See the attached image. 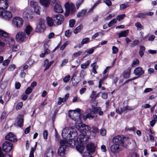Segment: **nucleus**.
Returning a JSON list of instances; mask_svg holds the SVG:
<instances>
[{"label": "nucleus", "instance_id": "obj_1", "mask_svg": "<svg viewBox=\"0 0 157 157\" xmlns=\"http://www.w3.org/2000/svg\"><path fill=\"white\" fill-rule=\"evenodd\" d=\"M80 109H77L75 110H71L69 111L68 113L69 116L75 122V126L76 128L80 132H87L90 131V128L88 125L83 124L81 121Z\"/></svg>", "mask_w": 157, "mask_h": 157}, {"label": "nucleus", "instance_id": "obj_2", "mask_svg": "<svg viewBox=\"0 0 157 157\" xmlns=\"http://www.w3.org/2000/svg\"><path fill=\"white\" fill-rule=\"evenodd\" d=\"M8 33L0 29V46L4 47L5 46L11 47L13 45L15 41L12 37H8Z\"/></svg>", "mask_w": 157, "mask_h": 157}, {"label": "nucleus", "instance_id": "obj_3", "mask_svg": "<svg viewBox=\"0 0 157 157\" xmlns=\"http://www.w3.org/2000/svg\"><path fill=\"white\" fill-rule=\"evenodd\" d=\"M62 135L64 139L68 140L70 137H77V133L74 128H65L62 130Z\"/></svg>", "mask_w": 157, "mask_h": 157}, {"label": "nucleus", "instance_id": "obj_4", "mask_svg": "<svg viewBox=\"0 0 157 157\" xmlns=\"http://www.w3.org/2000/svg\"><path fill=\"white\" fill-rule=\"evenodd\" d=\"M64 6L66 10L65 13L66 16H68L70 13L73 14L75 11V6L72 3H70L67 2L65 4Z\"/></svg>", "mask_w": 157, "mask_h": 157}, {"label": "nucleus", "instance_id": "obj_5", "mask_svg": "<svg viewBox=\"0 0 157 157\" xmlns=\"http://www.w3.org/2000/svg\"><path fill=\"white\" fill-rule=\"evenodd\" d=\"M24 22L21 18L17 16L14 17L12 20L13 25L17 28H20L22 27Z\"/></svg>", "mask_w": 157, "mask_h": 157}, {"label": "nucleus", "instance_id": "obj_6", "mask_svg": "<svg viewBox=\"0 0 157 157\" xmlns=\"http://www.w3.org/2000/svg\"><path fill=\"white\" fill-rule=\"evenodd\" d=\"M82 135L80 136L79 138V144L76 147V149L80 153L82 154L83 151L84 149V146L83 144H82L83 142L84 141V138L86 135V134L87 132H85L84 133L83 132H80Z\"/></svg>", "mask_w": 157, "mask_h": 157}, {"label": "nucleus", "instance_id": "obj_7", "mask_svg": "<svg viewBox=\"0 0 157 157\" xmlns=\"http://www.w3.org/2000/svg\"><path fill=\"white\" fill-rule=\"evenodd\" d=\"M60 146L59 148L58 154L59 156H63L66 153V148L67 146L66 145L67 143L65 142V140H61L60 142Z\"/></svg>", "mask_w": 157, "mask_h": 157}, {"label": "nucleus", "instance_id": "obj_8", "mask_svg": "<svg viewBox=\"0 0 157 157\" xmlns=\"http://www.w3.org/2000/svg\"><path fill=\"white\" fill-rule=\"evenodd\" d=\"M81 135L82 134L79 135L78 137L76 138V137H70L71 138V139L70 138L68 139L69 140L68 141L65 140V142L67 143V144H66V146H67L73 147L74 146H75L76 144H79V138Z\"/></svg>", "mask_w": 157, "mask_h": 157}, {"label": "nucleus", "instance_id": "obj_9", "mask_svg": "<svg viewBox=\"0 0 157 157\" xmlns=\"http://www.w3.org/2000/svg\"><path fill=\"white\" fill-rule=\"evenodd\" d=\"M52 18L56 25L61 24L64 20L63 16L60 14L54 15Z\"/></svg>", "mask_w": 157, "mask_h": 157}, {"label": "nucleus", "instance_id": "obj_10", "mask_svg": "<svg viewBox=\"0 0 157 157\" xmlns=\"http://www.w3.org/2000/svg\"><path fill=\"white\" fill-rule=\"evenodd\" d=\"M124 138L123 136L118 135L114 137L113 140V143L116 144L122 147Z\"/></svg>", "mask_w": 157, "mask_h": 157}, {"label": "nucleus", "instance_id": "obj_11", "mask_svg": "<svg viewBox=\"0 0 157 157\" xmlns=\"http://www.w3.org/2000/svg\"><path fill=\"white\" fill-rule=\"evenodd\" d=\"M13 144L8 141L5 142L2 145V150L6 152H9L12 149Z\"/></svg>", "mask_w": 157, "mask_h": 157}, {"label": "nucleus", "instance_id": "obj_12", "mask_svg": "<svg viewBox=\"0 0 157 157\" xmlns=\"http://www.w3.org/2000/svg\"><path fill=\"white\" fill-rule=\"evenodd\" d=\"M27 38H29L25 33L22 32L17 33L16 35V40L19 42H22Z\"/></svg>", "mask_w": 157, "mask_h": 157}, {"label": "nucleus", "instance_id": "obj_13", "mask_svg": "<svg viewBox=\"0 0 157 157\" xmlns=\"http://www.w3.org/2000/svg\"><path fill=\"white\" fill-rule=\"evenodd\" d=\"M0 16L4 19L9 20L12 17V14L9 11L3 10L1 12Z\"/></svg>", "mask_w": 157, "mask_h": 157}, {"label": "nucleus", "instance_id": "obj_14", "mask_svg": "<svg viewBox=\"0 0 157 157\" xmlns=\"http://www.w3.org/2000/svg\"><path fill=\"white\" fill-rule=\"evenodd\" d=\"M30 6L33 9L36 13L37 14H39L40 7L36 2L34 1H31L30 2Z\"/></svg>", "mask_w": 157, "mask_h": 157}, {"label": "nucleus", "instance_id": "obj_15", "mask_svg": "<svg viewBox=\"0 0 157 157\" xmlns=\"http://www.w3.org/2000/svg\"><path fill=\"white\" fill-rule=\"evenodd\" d=\"M122 146L119 145L117 144L113 143L110 147L111 151L114 153H116L121 151Z\"/></svg>", "mask_w": 157, "mask_h": 157}, {"label": "nucleus", "instance_id": "obj_16", "mask_svg": "<svg viewBox=\"0 0 157 157\" xmlns=\"http://www.w3.org/2000/svg\"><path fill=\"white\" fill-rule=\"evenodd\" d=\"M54 11L57 13H61L63 12L62 8L59 2H56L53 5Z\"/></svg>", "mask_w": 157, "mask_h": 157}, {"label": "nucleus", "instance_id": "obj_17", "mask_svg": "<svg viewBox=\"0 0 157 157\" xmlns=\"http://www.w3.org/2000/svg\"><path fill=\"white\" fill-rule=\"evenodd\" d=\"M5 138L6 140L12 142H16L17 139L16 136L12 132H9L6 136Z\"/></svg>", "mask_w": 157, "mask_h": 157}, {"label": "nucleus", "instance_id": "obj_18", "mask_svg": "<svg viewBox=\"0 0 157 157\" xmlns=\"http://www.w3.org/2000/svg\"><path fill=\"white\" fill-rule=\"evenodd\" d=\"M23 122V119L22 116L19 115L17 118V120L14 124L16 127H21Z\"/></svg>", "mask_w": 157, "mask_h": 157}, {"label": "nucleus", "instance_id": "obj_19", "mask_svg": "<svg viewBox=\"0 0 157 157\" xmlns=\"http://www.w3.org/2000/svg\"><path fill=\"white\" fill-rule=\"evenodd\" d=\"M33 31L32 27L30 25H27L26 26L24 29V33L29 38H30L31 34V33Z\"/></svg>", "mask_w": 157, "mask_h": 157}, {"label": "nucleus", "instance_id": "obj_20", "mask_svg": "<svg viewBox=\"0 0 157 157\" xmlns=\"http://www.w3.org/2000/svg\"><path fill=\"white\" fill-rule=\"evenodd\" d=\"M96 146L92 143L88 144L86 146L87 150L91 153H93L95 151Z\"/></svg>", "mask_w": 157, "mask_h": 157}, {"label": "nucleus", "instance_id": "obj_21", "mask_svg": "<svg viewBox=\"0 0 157 157\" xmlns=\"http://www.w3.org/2000/svg\"><path fill=\"white\" fill-rule=\"evenodd\" d=\"M8 2L7 0H0V9H6L8 7Z\"/></svg>", "mask_w": 157, "mask_h": 157}, {"label": "nucleus", "instance_id": "obj_22", "mask_svg": "<svg viewBox=\"0 0 157 157\" xmlns=\"http://www.w3.org/2000/svg\"><path fill=\"white\" fill-rule=\"evenodd\" d=\"M53 150L51 147H49L45 152L44 157H53Z\"/></svg>", "mask_w": 157, "mask_h": 157}, {"label": "nucleus", "instance_id": "obj_23", "mask_svg": "<svg viewBox=\"0 0 157 157\" xmlns=\"http://www.w3.org/2000/svg\"><path fill=\"white\" fill-rule=\"evenodd\" d=\"M144 73V71L142 68L139 67L136 68L133 71V73L136 75L140 76L143 74Z\"/></svg>", "mask_w": 157, "mask_h": 157}, {"label": "nucleus", "instance_id": "obj_24", "mask_svg": "<svg viewBox=\"0 0 157 157\" xmlns=\"http://www.w3.org/2000/svg\"><path fill=\"white\" fill-rule=\"evenodd\" d=\"M23 17L24 18L28 20L31 19L33 17L31 11L29 10H26L23 13Z\"/></svg>", "mask_w": 157, "mask_h": 157}, {"label": "nucleus", "instance_id": "obj_25", "mask_svg": "<svg viewBox=\"0 0 157 157\" xmlns=\"http://www.w3.org/2000/svg\"><path fill=\"white\" fill-rule=\"evenodd\" d=\"M93 113L95 114H98L100 116L103 115V112L101 111V108L100 107H93L92 109Z\"/></svg>", "mask_w": 157, "mask_h": 157}, {"label": "nucleus", "instance_id": "obj_26", "mask_svg": "<svg viewBox=\"0 0 157 157\" xmlns=\"http://www.w3.org/2000/svg\"><path fill=\"white\" fill-rule=\"evenodd\" d=\"M54 61H52L49 62L48 60L47 59H46L44 62V66L45 67L44 71H45L49 69L50 66L54 63Z\"/></svg>", "mask_w": 157, "mask_h": 157}, {"label": "nucleus", "instance_id": "obj_27", "mask_svg": "<svg viewBox=\"0 0 157 157\" xmlns=\"http://www.w3.org/2000/svg\"><path fill=\"white\" fill-rule=\"evenodd\" d=\"M47 23L48 25L52 27L53 26H56L52 18H51L48 17L46 18Z\"/></svg>", "mask_w": 157, "mask_h": 157}, {"label": "nucleus", "instance_id": "obj_28", "mask_svg": "<svg viewBox=\"0 0 157 157\" xmlns=\"http://www.w3.org/2000/svg\"><path fill=\"white\" fill-rule=\"evenodd\" d=\"M69 95L68 94H66L64 98H62L59 97L58 98V101L57 102V104L58 105H60L62 102H65L67 100L68 98L69 97Z\"/></svg>", "mask_w": 157, "mask_h": 157}, {"label": "nucleus", "instance_id": "obj_29", "mask_svg": "<svg viewBox=\"0 0 157 157\" xmlns=\"http://www.w3.org/2000/svg\"><path fill=\"white\" fill-rule=\"evenodd\" d=\"M51 0H40V4L45 7L49 6Z\"/></svg>", "mask_w": 157, "mask_h": 157}, {"label": "nucleus", "instance_id": "obj_30", "mask_svg": "<svg viewBox=\"0 0 157 157\" xmlns=\"http://www.w3.org/2000/svg\"><path fill=\"white\" fill-rule=\"evenodd\" d=\"M45 26L37 25L36 29V32L38 33H41L44 31L45 29Z\"/></svg>", "mask_w": 157, "mask_h": 157}, {"label": "nucleus", "instance_id": "obj_31", "mask_svg": "<svg viewBox=\"0 0 157 157\" xmlns=\"http://www.w3.org/2000/svg\"><path fill=\"white\" fill-rule=\"evenodd\" d=\"M131 68L128 67L124 72V77L126 78L129 77L131 70Z\"/></svg>", "mask_w": 157, "mask_h": 157}, {"label": "nucleus", "instance_id": "obj_32", "mask_svg": "<svg viewBox=\"0 0 157 157\" xmlns=\"http://www.w3.org/2000/svg\"><path fill=\"white\" fill-rule=\"evenodd\" d=\"M128 30L122 31L118 34V37H126L128 35Z\"/></svg>", "mask_w": 157, "mask_h": 157}, {"label": "nucleus", "instance_id": "obj_33", "mask_svg": "<svg viewBox=\"0 0 157 157\" xmlns=\"http://www.w3.org/2000/svg\"><path fill=\"white\" fill-rule=\"evenodd\" d=\"M76 75V74H74L72 77L71 79V81H72V83L73 85L74 86H76L77 85L78 83L79 82L78 80L75 81Z\"/></svg>", "mask_w": 157, "mask_h": 157}, {"label": "nucleus", "instance_id": "obj_34", "mask_svg": "<svg viewBox=\"0 0 157 157\" xmlns=\"http://www.w3.org/2000/svg\"><path fill=\"white\" fill-rule=\"evenodd\" d=\"M157 121V116L156 115H154L153 116V119L150 122L151 126L153 127L155 124L156 122Z\"/></svg>", "mask_w": 157, "mask_h": 157}, {"label": "nucleus", "instance_id": "obj_35", "mask_svg": "<svg viewBox=\"0 0 157 157\" xmlns=\"http://www.w3.org/2000/svg\"><path fill=\"white\" fill-rule=\"evenodd\" d=\"M90 61L89 60L86 61L85 63L81 64L80 65L81 68L82 69H85L89 66Z\"/></svg>", "mask_w": 157, "mask_h": 157}, {"label": "nucleus", "instance_id": "obj_36", "mask_svg": "<svg viewBox=\"0 0 157 157\" xmlns=\"http://www.w3.org/2000/svg\"><path fill=\"white\" fill-rule=\"evenodd\" d=\"M96 63L95 62L92 63L91 64V66L92 67V72L94 74L97 73L96 69L98 68V66Z\"/></svg>", "mask_w": 157, "mask_h": 157}, {"label": "nucleus", "instance_id": "obj_37", "mask_svg": "<svg viewBox=\"0 0 157 157\" xmlns=\"http://www.w3.org/2000/svg\"><path fill=\"white\" fill-rule=\"evenodd\" d=\"M98 131L97 128L95 127H93L92 128V130L90 131L91 135L94 137L96 135V133Z\"/></svg>", "mask_w": 157, "mask_h": 157}, {"label": "nucleus", "instance_id": "obj_38", "mask_svg": "<svg viewBox=\"0 0 157 157\" xmlns=\"http://www.w3.org/2000/svg\"><path fill=\"white\" fill-rule=\"evenodd\" d=\"M83 27L82 24H80L79 25L77 26L74 30V33L75 34L80 32V31L82 29Z\"/></svg>", "mask_w": 157, "mask_h": 157}, {"label": "nucleus", "instance_id": "obj_39", "mask_svg": "<svg viewBox=\"0 0 157 157\" xmlns=\"http://www.w3.org/2000/svg\"><path fill=\"white\" fill-rule=\"evenodd\" d=\"M97 47H93L91 48H89L86 50L85 52L87 53L88 54H90L94 52V50Z\"/></svg>", "mask_w": 157, "mask_h": 157}, {"label": "nucleus", "instance_id": "obj_40", "mask_svg": "<svg viewBox=\"0 0 157 157\" xmlns=\"http://www.w3.org/2000/svg\"><path fill=\"white\" fill-rule=\"evenodd\" d=\"M75 23V21L73 19L70 20L69 21V26L71 28L74 27Z\"/></svg>", "mask_w": 157, "mask_h": 157}, {"label": "nucleus", "instance_id": "obj_41", "mask_svg": "<svg viewBox=\"0 0 157 157\" xmlns=\"http://www.w3.org/2000/svg\"><path fill=\"white\" fill-rule=\"evenodd\" d=\"M86 11L85 10H82L80 12H79L77 14V17H81L83 16L85 13Z\"/></svg>", "mask_w": 157, "mask_h": 157}, {"label": "nucleus", "instance_id": "obj_42", "mask_svg": "<svg viewBox=\"0 0 157 157\" xmlns=\"http://www.w3.org/2000/svg\"><path fill=\"white\" fill-rule=\"evenodd\" d=\"M135 25L138 30H141V29L144 28L143 26H142L141 24L139 22H136L135 24Z\"/></svg>", "mask_w": 157, "mask_h": 157}, {"label": "nucleus", "instance_id": "obj_43", "mask_svg": "<svg viewBox=\"0 0 157 157\" xmlns=\"http://www.w3.org/2000/svg\"><path fill=\"white\" fill-rule=\"evenodd\" d=\"M139 60L137 59H134L133 61L132 66L133 67L136 66L139 64Z\"/></svg>", "mask_w": 157, "mask_h": 157}, {"label": "nucleus", "instance_id": "obj_44", "mask_svg": "<svg viewBox=\"0 0 157 157\" xmlns=\"http://www.w3.org/2000/svg\"><path fill=\"white\" fill-rule=\"evenodd\" d=\"M90 41V39L88 37H86L83 39L81 42V44H83L88 43Z\"/></svg>", "mask_w": 157, "mask_h": 157}, {"label": "nucleus", "instance_id": "obj_45", "mask_svg": "<svg viewBox=\"0 0 157 157\" xmlns=\"http://www.w3.org/2000/svg\"><path fill=\"white\" fill-rule=\"evenodd\" d=\"M125 16V15L124 14H121L118 16L117 17L116 19L119 21H121L123 19Z\"/></svg>", "mask_w": 157, "mask_h": 157}, {"label": "nucleus", "instance_id": "obj_46", "mask_svg": "<svg viewBox=\"0 0 157 157\" xmlns=\"http://www.w3.org/2000/svg\"><path fill=\"white\" fill-rule=\"evenodd\" d=\"M117 22L116 19H114L111 20L108 24V26L109 27H111L114 25Z\"/></svg>", "mask_w": 157, "mask_h": 157}, {"label": "nucleus", "instance_id": "obj_47", "mask_svg": "<svg viewBox=\"0 0 157 157\" xmlns=\"http://www.w3.org/2000/svg\"><path fill=\"white\" fill-rule=\"evenodd\" d=\"M70 78V76L69 75H67L63 78V80L64 82L67 83L69 80Z\"/></svg>", "mask_w": 157, "mask_h": 157}, {"label": "nucleus", "instance_id": "obj_48", "mask_svg": "<svg viewBox=\"0 0 157 157\" xmlns=\"http://www.w3.org/2000/svg\"><path fill=\"white\" fill-rule=\"evenodd\" d=\"M112 53L113 54H116L118 51V48L115 46H113L112 48Z\"/></svg>", "mask_w": 157, "mask_h": 157}, {"label": "nucleus", "instance_id": "obj_49", "mask_svg": "<svg viewBox=\"0 0 157 157\" xmlns=\"http://www.w3.org/2000/svg\"><path fill=\"white\" fill-rule=\"evenodd\" d=\"M82 53V51H78L76 52H75L74 53L73 55V56L76 58L79 56H80Z\"/></svg>", "mask_w": 157, "mask_h": 157}, {"label": "nucleus", "instance_id": "obj_50", "mask_svg": "<svg viewBox=\"0 0 157 157\" xmlns=\"http://www.w3.org/2000/svg\"><path fill=\"white\" fill-rule=\"evenodd\" d=\"M16 67V66L15 64H12L9 66L8 69L10 71H13L15 69Z\"/></svg>", "mask_w": 157, "mask_h": 157}, {"label": "nucleus", "instance_id": "obj_51", "mask_svg": "<svg viewBox=\"0 0 157 157\" xmlns=\"http://www.w3.org/2000/svg\"><path fill=\"white\" fill-rule=\"evenodd\" d=\"M68 43L67 41L65 42L63 44H62L60 47V50H63L66 48V46L68 44Z\"/></svg>", "mask_w": 157, "mask_h": 157}, {"label": "nucleus", "instance_id": "obj_52", "mask_svg": "<svg viewBox=\"0 0 157 157\" xmlns=\"http://www.w3.org/2000/svg\"><path fill=\"white\" fill-rule=\"evenodd\" d=\"M96 92L94 91H92L90 96V98L93 100H95V96L96 95Z\"/></svg>", "mask_w": 157, "mask_h": 157}, {"label": "nucleus", "instance_id": "obj_53", "mask_svg": "<svg viewBox=\"0 0 157 157\" xmlns=\"http://www.w3.org/2000/svg\"><path fill=\"white\" fill-rule=\"evenodd\" d=\"M83 0H78L76 3V6L77 8L78 9V8L79 6L82 3Z\"/></svg>", "mask_w": 157, "mask_h": 157}, {"label": "nucleus", "instance_id": "obj_54", "mask_svg": "<svg viewBox=\"0 0 157 157\" xmlns=\"http://www.w3.org/2000/svg\"><path fill=\"white\" fill-rule=\"evenodd\" d=\"M71 32L70 30H66L65 33V35L66 36L69 37L71 35Z\"/></svg>", "mask_w": 157, "mask_h": 157}, {"label": "nucleus", "instance_id": "obj_55", "mask_svg": "<svg viewBox=\"0 0 157 157\" xmlns=\"http://www.w3.org/2000/svg\"><path fill=\"white\" fill-rule=\"evenodd\" d=\"M44 20L43 19H40L38 21V25H41V26H42V25L43 26H45L44 24Z\"/></svg>", "mask_w": 157, "mask_h": 157}, {"label": "nucleus", "instance_id": "obj_56", "mask_svg": "<svg viewBox=\"0 0 157 157\" xmlns=\"http://www.w3.org/2000/svg\"><path fill=\"white\" fill-rule=\"evenodd\" d=\"M32 89L31 87H28L25 90V93L27 94H29L32 92Z\"/></svg>", "mask_w": 157, "mask_h": 157}, {"label": "nucleus", "instance_id": "obj_57", "mask_svg": "<svg viewBox=\"0 0 157 157\" xmlns=\"http://www.w3.org/2000/svg\"><path fill=\"white\" fill-rule=\"evenodd\" d=\"M86 75V72L82 70L81 71L80 76L81 79L83 78L84 76Z\"/></svg>", "mask_w": 157, "mask_h": 157}, {"label": "nucleus", "instance_id": "obj_58", "mask_svg": "<svg viewBox=\"0 0 157 157\" xmlns=\"http://www.w3.org/2000/svg\"><path fill=\"white\" fill-rule=\"evenodd\" d=\"M23 106V103L21 102H19L16 107V109H21Z\"/></svg>", "mask_w": 157, "mask_h": 157}, {"label": "nucleus", "instance_id": "obj_59", "mask_svg": "<svg viewBox=\"0 0 157 157\" xmlns=\"http://www.w3.org/2000/svg\"><path fill=\"white\" fill-rule=\"evenodd\" d=\"M48 132L47 130H45L43 132V138L45 139H46L48 138Z\"/></svg>", "mask_w": 157, "mask_h": 157}, {"label": "nucleus", "instance_id": "obj_60", "mask_svg": "<svg viewBox=\"0 0 157 157\" xmlns=\"http://www.w3.org/2000/svg\"><path fill=\"white\" fill-rule=\"evenodd\" d=\"M68 59H63L62 62V63L60 65L61 67H62L65 65L68 62Z\"/></svg>", "mask_w": 157, "mask_h": 157}, {"label": "nucleus", "instance_id": "obj_61", "mask_svg": "<svg viewBox=\"0 0 157 157\" xmlns=\"http://www.w3.org/2000/svg\"><path fill=\"white\" fill-rule=\"evenodd\" d=\"M115 16V14L114 13L110 14L105 18V20H109L111 19L113 17H114Z\"/></svg>", "mask_w": 157, "mask_h": 157}, {"label": "nucleus", "instance_id": "obj_62", "mask_svg": "<svg viewBox=\"0 0 157 157\" xmlns=\"http://www.w3.org/2000/svg\"><path fill=\"white\" fill-rule=\"evenodd\" d=\"M128 6L127 4H120V9L121 10H123L127 7H128Z\"/></svg>", "mask_w": 157, "mask_h": 157}, {"label": "nucleus", "instance_id": "obj_63", "mask_svg": "<svg viewBox=\"0 0 157 157\" xmlns=\"http://www.w3.org/2000/svg\"><path fill=\"white\" fill-rule=\"evenodd\" d=\"M0 157H11V156L8 154H6L4 155L1 148H0Z\"/></svg>", "mask_w": 157, "mask_h": 157}, {"label": "nucleus", "instance_id": "obj_64", "mask_svg": "<svg viewBox=\"0 0 157 157\" xmlns=\"http://www.w3.org/2000/svg\"><path fill=\"white\" fill-rule=\"evenodd\" d=\"M10 62V59H6L2 63L3 65L4 66H7Z\"/></svg>", "mask_w": 157, "mask_h": 157}]
</instances>
